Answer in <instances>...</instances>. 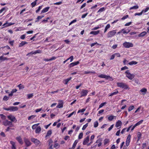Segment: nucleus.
I'll return each mask as SVG.
<instances>
[{"label": "nucleus", "mask_w": 149, "mask_h": 149, "mask_svg": "<svg viewBox=\"0 0 149 149\" xmlns=\"http://www.w3.org/2000/svg\"><path fill=\"white\" fill-rule=\"evenodd\" d=\"M88 126V123H86L85 125H84L82 128V130H85L86 129V128Z\"/></svg>", "instance_id": "obj_54"}, {"label": "nucleus", "mask_w": 149, "mask_h": 149, "mask_svg": "<svg viewBox=\"0 0 149 149\" xmlns=\"http://www.w3.org/2000/svg\"><path fill=\"white\" fill-rule=\"evenodd\" d=\"M41 130V128L40 126L37 127L36 129L35 132L36 133H39Z\"/></svg>", "instance_id": "obj_26"}, {"label": "nucleus", "mask_w": 149, "mask_h": 149, "mask_svg": "<svg viewBox=\"0 0 149 149\" xmlns=\"http://www.w3.org/2000/svg\"><path fill=\"white\" fill-rule=\"evenodd\" d=\"M27 42L25 41H22L19 43V47H21L23 46L25 44H27Z\"/></svg>", "instance_id": "obj_28"}, {"label": "nucleus", "mask_w": 149, "mask_h": 149, "mask_svg": "<svg viewBox=\"0 0 149 149\" xmlns=\"http://www.w3.org/2000/svg\"><path fill=\"white\" fill-rule=\"evenodd\" d=\"M147 91V89L145 88H143L140 90V91L142 93H144L143 94H146Z\"/></svg>", "instance_id": "obj_35"}, {"label": "nucleus", "mask_w": 149, "mask_h": 149, "mask_svg": "<svg viewBox=\"0 0 149 149\" xmlns=\"http://www.w3.org/2000/svg\"><path fill=\"white\" fill-rule=\"evenodd\" d=\"M76 113V112L75 111H74L72 113L69 114L68 116V118H69L73 114H75Z\"/></svg>", "instance_id": "obj_47"}, {"label": "nucleus", "mask_w": 149, "mask_h": 149, "mask_svg": "<svg viewBox=\"0 0 149 149\" xmlns=\"http://www.w3.org/2000/svg\"><path fill=\"white\" fill-rule=\"evenodd\" d=\"M78 142V140H75L72 145V147L71 148H69L70 149H74Z\"/></svg>", "instance_id": "obj_19"}, {"label": "nucleus", "mask_w": 149, "mask_h": 149, "mask_svg": "<svg viewBox=\"0 0 149 149\" xmlns=\"http://www.w3.org/2000/svg\"><path fill=\"white\" fill-rule=\"evenodd\" d=\"M110 27V25L109 24H108L105 27L104 30V33H105L107 31V29H109Z\"/></svg>", "instance_id": "obj_31"}, {"label": "nucleus", "mask_w": 149, "mask_h": 149, "mask_svg": "<svg viewBox=\"0 0 149 149\" xmlns=\"http://www.w3.org/2000/svg\"><path fill=\"white\" fill-rule=\"evenodd\" d=\"M83 136V134L82 132L80 133L78 136V139H81L82 138Z\"/></svg>", "instance_id": "obj_52"}, {"label": "nucleus", "mask_w": 149, "mask_h": 149, "mask_svg": "<svg viewBox=\"0 0 149 149\" xmlns=\"http://www.w3.org/2000/svg\"><path fill=\"white\" fill-rule=\"evenodd\" d=\"M42 6H39V7L38 9L36 10V13H38L40 10L42 9Z\"/></svg>", "instance_id": "obj_56"}, {"label": "nucleus", "mask_w": 149, "mask_h": 149, "mask_svg": "<svg viewBox=\"0 0 149 149\" xmlns=\"http://www.w3.org/2000/svg\"><path fill=\"white\" fill-rule=\"evenodd\" d=\"M33 96V94H28L27 95V98L28 99H30L31 97H32Z\"/></svg>", "instance_id": "obj_53"}, {"label": "nucleus", "mask_w": 149, "mask_h": 149, "mask_svg": "<svg viewBox=\"0 0 149 149\" xmlns=\"http://www.w3.org/2000/svg\"><path fill=\"white\" fill-rule=\"evenodd\" d=\"M17 86L19 88V89H22L24 88V86L22 85L21 84H19Z\"/></svg>", "instance_id": "obj_49"}, {"label": "nucleus", "mask_w": 149, "mask_h": 149, "mask_svg": "<svg viewBox=\"0 0 149 149\" xmlns=\"http://www.w3.org/2000/svg\"><path fill=\"white\" fill-rule=\"evenodd\" d=\"M149 10V7H147L145 9L143 10L142 11L143 13H146Z\"/></svg>", "instance_id": "obj_42"}, {"label": "nucleus", "mask_w": 149, "mask_h": 149, "mask_svg": "<svg viewBox=\"0 0 149 149\" xmlns=\"http://www.w3.org/2000/svg\"><path fill=\"white\" fill-rule=\"evenodd\" d=\"M89 141V136H87L86 138H85L83 142V144L84 145H87V144Z\"/></svg>", "instance_id": "obj_10"}, {"label": "nucleus", "mask_w": 149, "mask_h": 149, "mask_svg": "<svg viewBox=\"0 0 149 149\" xmlns=\"http://www.w3.org/2000/svg\"><path fill=\"white\" fill-rule=\"evenodd\" d=\"M39 123H38L33 125L32 127V129L33 130L36 129L37 127L39 125Z\"/></svg>", "instance_id": "obj_36"}, {"label": "nucleus", "mask_w": 149, "mask_h": 149, "mask_svg": "<svg viewBox=\"0 0 149 149\" xmlns=\"http://www.w3.org/2000/svg\"><path fill=\"white\" fill-rule=\"evenodd\" d=\"M74 64L73 62L71 63L68 65V67L69 68H71L74 66Z\"/></svg>", "instance_id": "obj_59"}, {"label": "nucleus", "mask_w": 149, "mask_h": 149, "mask_svg": "<svg viewBox=\"0 0 149 149\" xmlns=\"http://www.w3.org/2000/svg\"><path fill=\"white\" fill-rule=\"evenodd\" d=\"M94 138H95V136L93 135H92L91 136V139H90V140L91 141V142H90V143H88V146H90L91 144L93 142V140L94 139Z\"/></svg>", "instance_id": "obj_27"}, {"label": "nucleus", "mask_w": 149, "mask_h": 149, "mask_svg": "<svg viewBox=\"0 0 149 149\" xmlns=\"http://www.w3.org/2000/svg\"><path fill=\"white\" fill-rule=\"evenodd\" d=\"M143 13L142 12V11H141V12L140 13H135L134 14V15L135 16H136V15L140 16V15H141Z\"/></svg>", "instance_id": "obj_57"}, {"label": "nucleus", "mask_w": 149, "mask_h": 149, "mask_svg": "<svg viewBox=\"0 0 149 149\" xmlns=\"http://www.w3.org/2000/svg\"><path fill=\"white\" fill-rule=\"evenodd\" d=\"M116 116L112 115L108 116V119L109 121H112L113 119L116 118Z\"/></svg>", "instance_id": "obj_23"}, {"label": "nucleus", "mask_w": 149, "mask_h": 149, "mask_svg": "<svg viewBox=\"0 0 149 149\" xmlns=\"http://www.w3.org/2000/svg\"><path fill=\"white\" fill-rule=\"evenodd\" d=\"M3 109L6 111H17L18 110V108L17 107L10 106L8 108L4 107Z\"/></svg>", "instance_id": "obj_2"}, {"label": "nucleus", "mask_w": 149, "mask_h": 149, "mask_svg": "<svg viewBox=\"0 0 149 149\" xmlns=\"http://www.w3.org/2000/svg\"><path fill=\"white\" fill-rule=\"evenodd\" d=\"M106 104V102H105L103 103H102L100 105L99 107V108H102L103 106L104 105H105Z\"/></svg>", "instance_id": "obj_55"}, {"label": "nucleus", "mask_w": 149, "mask_h": 149, "mask_svg": "<svg viewBox=\"0 0 149 149\" xmlns=\"http://www.w3.org/2000/svg\"><path fill=\"white\" fill-rule=\"evenodd\" d=\"M42 53V51L41 50H36L35 52L33 51L32 54H36L38 53Z\"/></svg>", "instance_id": "obj_34"}, {"label": "nucleus", "mask_w": 149, "mask_h": 149, "mask_svg": "<svg viewBox=\"0 0 149 149\" xmlns=\"http://www.w3.org/2000/svg\"><path fill=\"white\" fill-rule=\"evenodd\" d=\"M118 93V91L116 90L115 92L110 94L109 95V96H112L114 95H116Z\"/></svg>", "instance_id": "obj_30"}, {"label": "nucleus", "mask_w": 149, "mask_h": 149, "mask_svg": "<svg viewBox=\"0 0 149 149\" xmlns=\"http://www.w3.org/2000/svg\"><path fill=\"white\" fill-rule=\"evenodd\" d=\"M16 139L20 144H23L22 139L20 136L17 137L16 138Z\"/></svg>", "instance_id": "obj_16"}, {"label": "nucleus", "mask_w": 149, "mask_h": 149, "mask_svg": "<svg viewBox=\"0 0 149 149\" xmlns=\"http://www.w3.org/2000/svg\"><path fill=\"white\" fill-rule=\"evenodd\" d=\"M123 45L125 48H128L133 47V44L131 42H125L123 43Z\"/></svg>", "instance_id": "obj_5"}, {"label": "nucleus", "mask_w": 149, "mask_h": 149, "mask_svg": "<svg viewBox=\"0 0 149 149\" xmlns=\"http://www.w3.org/2000/svg\"><path fill=\"white\" fill-rule=\"evenodd\" d=\"M49 19V17H47L46 18V19H44V20H43L42 21V22H43V23H46L47 22L48 20V19Z\"/></svg>", "instance_id": "obj_61"}, {"label": "nucleus", "mask_w": 149, "mask_h": 149, "mask_svg": "<svg viewBox=\"0 0 149 149\" xmlns=\"http://www.w3.org/2000/svg\"><path fill=\"white\" fill-rule=\"evenodd\" d=\"M99 45V44L97 42H95L94 43H92L91 44V47H93V46H95V45Z\"/></svg>", "instance_id": "obj_62"}, {"label": "nucleus", "mask_w": 149, "mask_h": 149, "mask_svg": "<svg viewBox=\"0 0 149 149\" xmlns=\"http://www.w3.org/2000/svg\"><path fill=\"white\" fill-rule=\"evenodd\" d=\"M137 62L135 61H132L130 63H129V64L130 65H135L137 64Z\"/></svg>", "instance_id": "obj_41"}, {"label": "nucleus", "mask_w": 149, "mask_h": 149, "mask_svg": "<svg viewBox=\"0 0 149 149\" xmlns=\"http://www.w3.org/2000/svg\"><path fill=\"white\" fill-rule=\"evenodd\" d=\"M8 59L6 57H3V56H2L0 57V60H8Z\"/></svg>", "instance_id": "obj_48"}, {"label": "nucleus", "mask_w": 149, "mask_h": 149, "mask_svg": "<svg viewBox=\"0 0 149 149\" xmlns=\"http://www.w3.org/2000/svg\"><path fill=\"white\" fill-rule=\"evenodd\" d=\"M143 120H141L139 121L138 122L136 123V124H135L134 126L132 127V128L131 129V130L132 131L134 130V129L135 128V127L139 125H140L143 122Z\"/></svg>", "instance_id": "obj_11"}, {"label": "nucleus", "mask_w": 149, "mask_h": 149, "mask_svg": "<svg viewBox=\"0 0 149 149\" xmlns=\"http://www.w3.org/2000/svg\"><path fill=\"white\" fill-rule=\"evenodd\" d=\"M122 125V123L121 121L118 120L116 122L115 126L116 127H120Z\"/></svg>", "instance_id": "obj_18"}, {"label": "nucleus", "mask_w": 149, "mask_h": 149, "mask_svg": "<svg viewBox=\"0 0 149 149\" xmlns=\"http://www.w3.org/2000/svg\"><path fill=\"white\" fill-rule=\"evenodd\" d=\"M125 73L126 75V77L130 80L132 79L134 77L135 75L134 74H131L129 72V70L126 71Z\"/></svg>", "instance_id": "obj_4"}, {"label": "nucleus", "mask_w": 149, "mask_h": 149, "mask_svg": "<svg viewBox=\"0 0 149 149\" xmlns=\"http://www.w3.org/2000/svg\"><path fill=\"white\" fill-rule=\"evenodd\" d=\"M35 117H36L35 115H31V116H29L28 118V120H31L33 118H34Z\"/></svg>", "instance_id": "obj_43"}, {"label": "nucleus", "mask_w": 149, "mask_h": 149, "mask_svg": "<svg viewBox=\"0 0 149 149\" xmlns=\"http://www.w3.org/2000/svg\"><path fill=\"white\" fill-rule=\"evenodd\" d=\"M8 98H9L8 97L5 96L3 97V100L6 101L8 100Z\"/></svg>", "instance_id": "obj_64"}, {"label": "nucleus", "mask_w": 149, "mask_h": 149, "mask_svg": "<svg viewBox=\"0 0 149 149\" xmlns=\"http://www.w3.org/2000/svg\"><path fill=\"white\" fill-rule=\"evenodd\" d=\"M88 14V13H86L83 14L81 16V18H85L86 17L87 15Z\"/></svg>", "instance_id": "obj_63"}, {"label": "nucleus", "mask_w": 149, "mask_h": 149, "mask_svg": "<svg viewBox=\"0 0 149 149\" xmlns=\"http://www.w3.org/2000/svg\"><path fill=\"white\" fill-rule=\"evenodd\" d=\"M60 146L57 143H55L54 146V147L56 148H59Z\"/></svg>", "instance_id": "obj_51"}, {"label": "nucleus", "mask_w": 149, "mask_h": 149, "mask_svg": "<svg viewBox=\"0 0 149 149\" xmlns=\"http://www.w3.org/2000/svg\"><path fill=\"white\" fill-rule=\"evenodd\" d=\"M109 142V140L108 139H105L104 140V145H106Z\"/></svg>", "instance_id": "obj_32"}, {"label": "nucleus", "mask_w": 149, "mask_h": 149, "mask_svg": "<svg viewBox=\"0 0 149 149\" xmlns=\"http://www.w3.org/2000/svg\"><path fill=\"white\" fill-rule=\"evenodd\" d=\"M105 8L104 7L100 8L97 11V13L102 12L105 10Z\"/></svg>", "instance_id": "obj_46"}, {"label": "nucleus", "mask_w": 149, "mask_h": 149, "mask_svg": "<svg viewBox=\"0 0 149 149\" xmlns=\"http://www.w3.org/2000/svg\"><path fill=\"white\" fill-rule=\"evenodd\" d=\"M10 142L12 145V149H17L16 147L15 143L12 141H11Z\"/></svg>", "instance_id": "obj_20"}, {"label": "nucleus", "mask_w": 149, "mask_h": 149, "mask_svg": "<svg viewBox=\"0 0 149 149\" xmlns=\"http://www.w3.org/2000/svg\"><path fill=\"white\" fill-rule=\"evenodd\" d=\"M100 31L98 30L97 31H93L91 32L90 34H93V35H96L99 33Z\"/></svg>", "instance_id": "obj_24"}, {"label": "nucleus", "mask_w": 149, "mask_h": 149, "mask_svg": "<svg viewBox=\"0 0 149 149\" xmlns=\"http://www.w3.org/2000/svg\"><path fill=\"white\" fill-rule=\"evenodd\" d=\"M134 108V106L133 105L132 106H130L129 107L128 109V111H131L133 110Z\"/></svg>", "instance_id": "obj_45"}, {"label": "nucleus", "mask_w": 149, "mask_h": 149, "mask_svg": "<svg viewBox=\"0 0 149 149\" xmlns=\"http://www.w3.org/2000/svg\"><path fill=\"white\" fill-rule=\"evenodd\" d=\"M98 77L102 78H104L107 79H108L110 77L109 76L106 75L104 74H101L100 75L98 76Z\"/></svg>", "instance_id": "obj_13"}, {"label": "nucleus", "mask_w": 149, "mask_h": 149, "mask_svg": "<svg viewBox=\"0 0 149 149\" xmlns=\"http://www.w3.org/2000/svg\"><path fill=\"white\" fill-rule=\"evenodd\" d=\"M116 30H114L109 31L107 34L108 38H111L114 36L116 33Z\"/></svg>", "instance_id": "obj_3"}, {"label": "nucleus", "mask_w": 149, "mask_h": 149, "mask_svg": "<svg viewBox=\"0 0 149 149\" xmlns=\"http://www.w3.org/2000/svg\"><path fill=\"white\" fill-rule=\"evenodd\" d=\"M72 78V77H70L69 78L65 79L64 80L63 83L65 84H67L68 82L70 81Z\"/></svg>", "instance_id": "obj_25"}, {"label": "nucleus", "mask_w": 149, "mask_h": 149, "mask_svg": "<svg viewBox=\"0 0 149 149\" xmlns=\"http://www.w3.org/2000/svg\"><path fill=\"white\" fill-rule=\"evenodd\" d=\"M52 133V130H49L47 132V133L46 136V137H48L50 136Z\"/></svg>", "instance_id": "obj_33"}, {"label": "nucleus", "mask_w": 149, "mask_h": 149, "mask_svg": "<svg viewBox=\"0 0 149 149\" xmlns=\"http://www.w3.org/2000/svg\"><path fill=\"white\" fill-rule=\"evenodd\" d=\"M86 107L85 108H84L83 109L79 110L78 111L77 113H79L80 112L83 113L86 110Z\"/></svg>", "instance_id": "obj_38"}, {"label": "nucleus", "mask_w": 149, "mask_h": 149, "mask_svg": "<svg viewBox=\"0 0 149 149\" xmlns=\"http://www.w3.org/2000/svg\"><path fill=\"white\" fill-rule=\"evenodd\" d=\"M118 87L122 88L127 89H129V86L126 84L122 82H118L117 83Z\"/></svg>", "instance_id": "obj_1"}, {"label": "nucleus", "mask_w": 149, "mask_h": 149, "mask_svg": "<svg viewBox=\"0 0 149 149\" xmlns=\"http://www.w3.org/2000/svg\"><path fill=\"white\" fill-rule=\"evenodd\" d=\"M141 134L140 132H138L137 133V136L138 138L137 141H139L141 138Z\"/></svg>", "instance_id": "obj_29"}, {"label": "nucleus", "mask_w": 149, "mask_h": 149, "mask_svg": "<svg viewBox=\"0 0 149 149\" xmlns=\"http://www.w3.org/2000/svg\"><path fill=\"white\" fill-rule=\"evenodd\" d=\"M13 24H14V23H12L11 22L8 23L7 22H6V23L3 24V26L4 27H8L10 26Z\"/></svg>", "instance_id": "obj_17"}, {"label": "nucleus", "mask_w": 149, "mask_h": 149, "mask_svg": "<svg viewBox=\"0 0 149 149\" xmlns=\"http://www.w3.org/2000/svg\"><path fill=\"white\" fill-rule=\"evenodd\" d=\"M7 117L12 122H14L15 121L16 122L17 121L15 117L12 115L8 116Z\"/></svg>", "instance_id": "obj_8"}, {"label": "nucleus", "mask_w": 149, "mask_h": 149, "mask_svg": "<svg viewBox=\"0 0 149 149\" xmlns=\"http://www.w3.org/2000/svg\"><path fill=\"white\" fill-rule=\"evenodd\" d=\"M147 33V32L146 31H143L141 33H140L139 34L138 36L139 37H144L146 35Z\"/></svg>", "instance_id": "obj_22"}, {"label": "nucleus", "mask_w": 149, "mask_h": 149, "mask_svg": "<svg viewBox=\"0 0 149 149\" xmlns=\"http://www.w3.org/2000/svg\"><path fill=\"white\" fill-rule=\"evenodd\" d=\"M24 141L25 144L27 146H29L31 145V143L28 139L26 138H24Z\"/></svg>", "instance_id": "obj_9"}, {"label": "nucleus", "mask_w": 149, "mask_h": 149, "mask_svg": "<svg viewBox=\"0 0 149 149\" xmlns=\"http://www.w3.org/2000/svg\"><path fill=\"white\" fill-rule=\"evenodd\" d=\"M98 125V123L97 121H96L94 123V127H97Z\"/></svg>", "instance_id": "obj_50"}, {"label": "nucleus", "mask_w": 149, "mask_h": 149, "mask_svg": "<svg viewBox=\"0 0 149 149\" xmlns=\"http://www.w3.org/2000/svg\"><path fill=\"white\" fill-rule=\"evenodd\" d=\"M3 124L5 126H7L12 124L11 122L8 121V120H6L3 122Z\"/></svg>", "instance_id": "obj_15"}, {"label": "nucleus", "mask_w": 149, "mask_h": 149, "mask_svg": "<svg viewBox=\"0 0 149 149\" xmlns=\"http://www.w3.org/2000/svg\"><path fill=\"white\" fill-rule=\"evenodd\" d=\"M138 8L139 6H138L136 5L130 8L129 9L130 10H131L133 9H137Z\"/></svg>", "instance_id": "obj_37"}, {"label": "nucleus", "mask_w": 149, "mask_h": 149, "mask_svg": "<svg viewBox=\"0 0 149 149\" xmlns=\"http://www.w3.org/2000/svg\"><path fill=\"white\" fill-rule=\"evenodd\" d=\"M131 137V135L130 134H129L127 136L126 141L130 142Z\"/></svg>", "instance_id": "obj_39"}, {"label": "nucleus", "mask_w": 149, "mask_h": 149, "mask_svg": "<svg viewBox=\"0 0 149 149\" xmlns=\"http://www.w3.org/2000/svg\"><path fill=\"white\" fill-rule=\"evenodd\" d=\"M128 17V15H127L123 17L121 19L122 20H124L125 19H127Z\"/></svg>", "instance_id": "obj_60"}, {"label": "nucleus", "mask_w": 149, "mask_h": 149, "mask_svg": "<svg viewBox=\"0 0 149 149\" xmlns=\"http://www.w3.org/2000/svg\"><path fill=\"white\" fill-rule=\"evenodd\" d=\"M31 141L33 142L36 145H38L40 144V141L38 140L37 139L33 138L31 139Z\"/></svg>", "instance_id": "obj_12"}, {"label": "nucleus", "mask_w": 149, "mask_h": 149, "mask_svg": "<svg viewBox=\"0 0 149 149\" xmlns=\"http://www.w3.org/2000/svg\"><path fill=\"white\" fill-rule=\"evenodd\" d=\"M122 33L123 34H127L130 31V30L129 29V28H127V29H121Z\"/></svg>", "instance_id": "obj_14"}, {"label": "nucleus", "mask_w": 149, "mask_h": 149, "mask_svg": "<svg viewBox=\"0 0 149 149\" xmlns=\"http://www.w3.org/2000/svg\"><path fill=\"white\" fill-rule=\"evenodd\" d=\"M44 17V16H38L37 18L36 19L37 20L35 22H38V21L40 19H41L43 17Z\"/></svg>", "instance_id": "obj_40"}, {"label": "nucleus", "mask_w": 149, "mask_h": 149, "mask_svg": "<svg viewBox=\"0 0 149 149\" xmlns=\"http://www.w3.org/2000/svg\"><path fill=\"white\" fill-rule=\"evenodd\" d=\"M58 103L56 106V108H62L63 107V100H59L58 101Z\"/></svg>", "instance_id": "obj_7"}, {"label": "nucleus", "mask_w": 149, "mask_h": 149, "mask_svg": "<svg viewBox=\"0 0 149 149\" xmlns=\"http://www.w3.org/2000/svg\"><path fill=\"white\" fill-rule=\"evenodd\" d=\"M37 1V0H36L35 1L32 2L31 3V5L32 7H34L35 6V5H36V4Z\"/></svg>", "instance_id": "obj_44"}, {"label": "nucleus", "mask_w": 149, "mask_h": 149, "mask_svg": "<svg viewBox=\"0 0 149 149\" xmlns=\"http://www.w3.org/2000/svg\"><path fill=\"white\" fill-rule=\"evenodd\" d=\"M49 146H51V145H52V143L53 141L51 139H49L48 141Z\"/></svg>", "instance_id": "obj_58"}, {"label": "nucleus", "mask_w": 149, "mask_h": 149, "mask_svg": "<svg viewBox=\"0 0 149 149\" xmlns=\"http://www.w3.org/2000/svg\"><path fill=\"white\" fill-rule=\"evenodd\" d=\"M88 91L87 90H82L80 93V97H82L83 96H86Z\"/></svg>", "instance_id": "obj_6"}, {"label": "nucleus", "mask_w": 149, "mask_h": 149, "mask_svg": "<svg viewBox=\"0 0 149 149\" xmlns=\"http://www.w3.org/2000/svg\"><path fill=\"white\" fill-rule=\"evenodd\" d=\"M50 8V7H46L45 8H44L41 11V13H45L47 11H48L49 9Z\"/></svg>", "instance_id": "obj_21"}]
</instances>
